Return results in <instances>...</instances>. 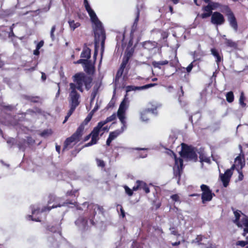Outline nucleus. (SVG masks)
Wrapping results in <instances>:
<instances>
[{
    "instance_id": "41",
    "label": "nucleus",
    "mask_w": 248,
    "mask_h": 248,
    "mask_svg": "<svg viewBox=\"0 0 248 248\" xmlns=\"http://www.w3.org/2000/svg\"><path fill=\"white\" fill-rule=\"evenodd\" d=\"M248 244L247 241H238L236 243V246H240L241 247H244L245 246Z\"/></svg>"
},
{
    "instance_id": "52",
    "label": "nucleus",
    "mask_w": 248,
    "mask_h": 248,
    "mask_svg": "<svg viewBox=\"0 0 248 248\" xmlns=\"http://www.w3.org/2000/svg\"><path fill=\"white\" fill-rule=\"evenodd\" d=\"M146 114H147V112H143L142 113H141V119L143 120V121H146L148 120V118L146 116Z\"/></svg>"
},
{
    "instance_id": "12",
    "label": "nucleus",
    "mask_w": 248,
    "mask_h": 248,
    "mask_svg": "<svg viewBox=\"0 0 248 248\" xmlns=\"http://www.w3.org/2000/svg\"><path fill=\"white\" fill-rule=\"evenodd\" d=\"M136 183V186L133 187V190L137 191L139 189H142L146 194L150 192V188L145 182L140 180H137Z\"/></svg>"
},
{
    "instance_id": "64",
    "label": "nucleus",
    "mask_w": 248,
    "mask_h": 248,
    "mask_svg": "<svg viewBox=\"0 0 248 248\" xmlns=\"http://www.w3.org/2000/svg\"><path fill=\"white\" fill-rule=\"evenodd\" d=\"M92 132H91L90 134L85 136L83 139V141H86L90 139V138L92 137Z\"/></svg>"
},
{
    "instance_id": "25",
    "label": "nucleus",
    "mask_w": 248,
    "mask_h": 248,
    "mask_svg": "<svg viewBox=\"0 0 248 248\" xmlns=\"http://www.w3.org/2000/svg\"><path fill=\"white\" fill-rule=\"evenodd\" d=\"M195 61H196L194 60L191 62L187 67L185 68L184 67H181V68H179L178 70H177V71H178V70H182V72H185V70H186V72L189 74L191 72L192 68L195 66L194 63L195 62Z\"/></svg>"
},
{
    "instance_id": "26",
    "label": "nucleus",
    "mask_w": 248,
    "mask_h": 248,
    "mask_svg": "<svg viewBox=\"0 0 248 248\" xmlns=\"http://www.w3.org/2000/svg\"><path fill=\"white\" fill-rule=\"evenodd\" d=\"M156 43L155 42H152L150 41L145 42L143 44V46L144 48L149 50L152 49L155 47Z\"/></svg>"
},
{
    "instance_id": "37",
    "label": "nucleus",
    "mask_w": 248,
    "mask_h": 248,
    "mask_svg": "<svg viewBox=\"0 0 248 248\" xmlns=\"http://www.w3.org/2000/svg\"><path fill=\"white\" fill-rule=\"evenodd\" d=\"M124 188L126 193L129 196H131L133 194V188L130 189L128 186H124Z\"/></svg>"
},
{
    "instance_id": "2",
    "label": "nucleus",
    "mask_w": 248,
    "mask_h": 248,
    "mask_svg": "<svg viewBox=\"0 0 248 248\" xmlns=\"http://www.w3.org/2000/svg\"><path fill=\"white\" fill-rule=\"evenodd\" d=\"M181 150L179 153L181 158H178L176 155L172 152L175 160L174 172L176 176H181L183 171V160L194 162H196L198 160L196 148L185 143H181Z\"/></svg>"
},
{
    "instance_id": "20",
    "label": "nucleus",
    "mask_w": 248,
    "mask_h": 248,
    "mask_svg": "<svg viewBox=\"0 0 248 248\" xmlns=\"http://www.w3.org/2000/svg\"><path fill=\"white\" fill-rule=\"evenodd\" d=\"M168 64L169 61L167 60H164L159 62L153 61L152 62V64L155 68H157L160 69L162 68V66L167 65Z\"/></svg>"
},
{
    "instance_id": "45",
    "label": "nucleus",
    "mask_w": 248,
    "mask_h": 248,
    "mask_svg": "<svg viewBox=\"0 0 248 248\" xmlns=\"http://www.w3.org/2000/svg\"><path fill=\"white\" fill-rule=\"evenodd\" d=\"M39 98L38 96H31L29 97L28 100L33 103H37L38 102V99Z\"/></svg>"
},
{
    "instance_id": "4",
    "label": "nucleus",
    "mask_w": 248,
    "mask_h": 248,
    "mask_svg": "<svg viewBox=\"0 0 248 248\" xmlns=\"http://www.w3.org/2000/svg\"><path fill=\"white\" fill-rule=\"evenodd\" d=\"M92 117V114H88L83 122H82L77 129L75 132H74L71 136L66 139L64 142L62 149L63 152L65 150L72 148L73 146L71 145V144L73 142H75L77 143L80 140L81 138L84 133L85 126L89 123Z\"/></svg>"
},
{
    "instance_id": "59",
    "label": "nucleus",
    "mask_w": 248,
    "mask_h": 248,
    "mask_svg": "<svg viewBox=\"0 0 248 248\" xmlns=\"http://www.w3.org/2000/svg\"><path fill=\"white\" fill-rule=\"evenodd\" d=\"M50 133H49L48 132V130H44L41 133V136L42 137H45L46 136V135H48L49 134H50Z\"/></svg>"
},
{
    "instance_id": "43",
    "label": "nucleus",
    "mask_w": 248,
    "mask_h": 248,
    "mask_svg": "<svg viewBox=\"0 0 248 248\" xmlns=\"http://www.w3.org/2000/svg\"><path fill=\"white\" fill-rule=\"evenodd\" d=\"M140 13V10L139 8H138L137 11V14H136V17L135 19L134 22V25L135 24L136 25H137L138 22L139 21V20Z\"/></svg>"
},
{
    "instance_id": "14",
    "label": "nucleus",
    "mask_w": 248,
    "mask_h": 248,
    "mask_svg": "<svg viewBox=\"0 0 248 248\" xmlns=\"http://www.w3.org/2000/svg\"><path fill=\"white\" fill-rule=\"evenodd\" d=\"M211 54L216 58V62L218 65L223 61V56L221 51H219L215 48L211 49Z\"/></svg>"
},
{
    "instance_id": "46",
    "label": "nucleus",
    "mask_w": 248,
    "mask_h": 248,
    "mask_svg": "<svg viewBox=\"0 0 248 248\" xmlns=\"http://www.w3.org/2000/svg\"><path fill=\"white\" fill-rule=\"evenodd\" d=\"M170 230H171V234L176 236L180 235V234L178 233V231L176 230L175 227H171L170 228Z\"/></svg>"
},
{
    "instance_id": "9",
    "label": "nucleus",
    "mask_w": 248,
    "mask_h": 248,
    "mask_svg": "<svg viewBox=\"0 0 248 248\" xmlns=\"http://www.w3.org/2000/svg\"><path fill=\"white\" fill-rule=\"evenodd\" d=\"M225 19L224 16L218 12H215L211 16V22L216 25H221L225 23Z\"/></svg>"
},
{
    "instance_id": "24",
    "label": "nucleus",
    "mask_w": 248,
    "mask_h": 248,
    "mask_svg": "<svg viewBox=\"0 0 248 248\" xmlns=\"http://www.w3.org/2000/svg\"><path fill=\"white\" fill-rule=\"evenodd\" d=\"M61 198H58L54 195H50L49 196V200L47 202L48 204L53 203V204H57L58 203H61Z\"/></svg>"
},
{
    "instance_id": "61",
    "label": "nucleus",
    "mask_w": 248,
    "mask_h": 248,
    "mask_svg": "<svg viewBox=\"0 0 248 248\" xmlns=\"http://www.w3.org/2000/svg\"><path fill=\"white\" fill-rule=\"evenodd\" d=\"M97 54H98V50H97L96 45H95L94 52V54H93V58L94 59V61H95L96 59V57H97Z\"/></svg>"
},
{
    "instance_id": "38",
    "label": "nucleus",
    "mask_w": 248,
    "mask_h": 248,
    "mask_svg": "<svg viewBox=\"0 0 248 248\" xmlns=\"http://www.w3.org/2000/svg\"><path fill=\"white\" fill-rule=\"evenodd\" d=\"M96 161L97 165L98 167H100L102 168H104L105 167V165H106L105 163L103 160L99 159V158H96Z\"/></svg>"
},
{
    "instance_id": "55",
    "label": "nucleus",
    "mask_w": 248,
    "mask_h": 248,
    "mask_svg": "<svg viewBox=\"0 0 248 248\" xmlns=\"http://www.w3.org/2000/svg\"><path fill=\"white\" fill-rule=\"evenodd\" d=\"M132 56V53L130 51H128L125 53V54L123 57V58H128V61H129V59Z\"/></svg>"
},
{
    "instance_id": "51",
    "label": "nucleus",
    "mask_w": 248,
    "mask_h": 248,
    "mask_svg": "<svg viewBox=\"0 0 248 248\" xmlns=\"http://www.w3.org/2000/svg\"><path fill=\"white\" fill-rule=\"evenodd\" d=\"M28 218L29 219H31L32 221H35L37 222H40L41 221L40 218L39 217H37V218H33L32 217V215H29Z\"/></svg>"
},
{
    "instance_id": "10",
    "label": "nucleus",
    "mask_w": 248,
    "mask_h": 248,
    "mask_svg": "<svg viewBox=\"0 0 248 248\" xmlns=\"http://www.w3.org/2000/svg\"><path fill=\"white\" fill-rule=\"evenodd\" d=\"M214 9L213 4L209 3L207 5L203 6L202 10L204 12L200 16V17L202 19H205L212 16L213 13L212 11Z\"/></svg>"
},
{
    "instance_id": "23",
    "label": "nucleus",
    "mask_w": 248,
    "mask_h": 248,
    "mask_svg": "<svg viewBox=\"0 0 248 248\" xmlns=\"http://www.w3.org/2000/svg\"><path fill=\"white\" fill-rule=\"evenodd\" d=\"M68 23L69 24L70 30L72 31H74L76 29L80 27L81 25L79 22H76L74 20H72L71 19L68 20Z\"/></svg>"
},
{
    "instance_id": "44",
    "label": "nucleus",
    "mask_w": 248,
    "mask_h": 248,
    "mask_svg": "<svg viewBox=\"0 0 248 248\" xmlns=\"http://www.w3.org/2000/svg\"><path fill=\"white\" fill-rule=\"evenodd\" d=\"M56 30V26L54 25L52 27L50 31V37L52 40H54L55 38L54 32Z\"/></svg>"
},
{
    "instance_id": "11",
    "label": "nucleus",
    "mask_w": 248,
    "mask_h": 248,
    "mask_svg": "<svg viewBox=\"0 0 248 248\" xmlns=\"http://www.w3.org/2000/svg\"><path fill=\"white\" fill-rule=\"evenodd\" d=\"M227 17L228 21L231 27L235 31L238 30V24L236 17L232 12L230 11L227 14Z\"/></svg>"
},
{
    "instance_id": "29",
    "label": "nucleus",
    "mask_w": 248,
    "mask_h": 248,
    "mask_svg": "<svg viewBox=\"0 0 248 248\" xmlns=\"http://www.w3.org/2000/svg\"><path fill=\"white\" fill-rule=\"evenodd\" d=\"M117 116L121 122L123 124L124 126L125 124V111L118 110L117 112Z\"/></svg>"
},
{
    "instance_id": "16",
    "label": "nucleus",
    "mask_w": 248,
    "mask_h": 248,
    "mask_svg": "<svg viewBox=\"0 0 248 248\" xmlns=\"http://www.w3.org/2000/svg\"><path fill=\"white\" fill-rule=\"evenodd\" d=\"M75 224L78 226L85 228L88 225V219L85 217L80 216L75 221Z\"/></svg>"
},
{
    "instance_id": "57",
    "label": "nucleus",
    "mask_w": 248,
    "mask_h": 248,
    "mask_svg": "<svg viewBox=\"0 0 248 248\" xmlns=\"http://www.w3.org/2000/svg\"><path fill=\"white\" fill-rule=\"evenodd\" d=\"M161 36H162V39L163 40H165V39H167L168 36V32H167L166 31H163L161 33Z\"/></svg>"
},
{
    "instance_id": "36",
    "label": "nucleus",
    "mask_w": 248,
    "mask_h": 248,
    "mask_svg": "<svg viewBox=\"0 0 248 248\" xmlns=\"http://www.w3.org/2000/svg\"><path fill=\"white\" fill-rule=\"evenodd\" d=\"M47 230L51 232L54 233L58 231V228L56 226L48 225L47 226Z\"/></svg>"
},
{
    "instance_id": "50",
    "label": "nucleus",
    "mask_w": 248,
    "mask_h": 248,
    "mask_svg": "<svg viewBox=\"0 0 248 248\" xmlns=\"http://www.w3.org/2000/svg\"><path fill=\"white\" fill-rule=\"evenodd\" d=\"M7 143L11 145H13L16 143V140L13 138H10L7 140Z\"/></svg>"
},
{
    "instance_id": "35",
    "label": "nucleus",
    "mask_w": 248,
    "mask_h": 248,
    "mask_svg": "<svg viewBox=\"0 0 248 248\" xmlns=\"http://www.w3.org/2000/svg\"><path fill=\"white\" fill-rule=\"evenodd\" d=\"M178 62H179V61H178V58L176 56V54H175V57H174V59L173 60H171L170 61H169V63L170 66L175 67L177 65V63H178Z\"/></svg>"
},
{
    "instance_id": "31",
    "label": "nucleus",
    "mask_w": 248,
    "mask_h": 248,
    "mask_svg": "<svg viewBox=\"0 0 248 248\" xmlns=\"http://www.w3.org/2000/svg\"><path fill=\"white\" fill-rule=\"evenodd\" d=\"M136 90H141L140 86H135L133 85H128L126 87V94H127V93L132 91H136Z\"/></svg>"
},
{
    "instance_id": "18",
    "label": "nucleus",
    "mask_w": 248,
    "mask_h": 248,
    "mask_svg": "<svg viewBox=\"0 0 248 248\" xmlns=\"http://www.w3.org/2000/svg\"><path fill=\"white\" fill-rule=\"evenodd\" d=\"M91 50L89 47L85 46L80 54V57L86 58V60H89L91 58Z\"/></svg>"
},
{
    "instance_id": "58",
    "label": "nucleus",
    "mask_w": 248,
    "mask_h": 248,
    "mask_svg": "<svg viewBox=\"0 0 248 248\" xmlns=\"http://www.w3.org/2000/svg\"><path fill=\"white\" fill-rule=\"evenodd\" d=\"M15 35L14 34V32L13 31V28L12 27H10V31L9 33L8 37H15Z\"/></svg>"
},
{
    "instance_id": "47",
    "label": "nucleus",
    "mask_w": 248,
    "mask_h": 248,
    "mask_svg": "<svg viewBox=\"0 0 248 248\" xmlns=\"http://www.w3.org/2000/svg\"><path fill=\"white\" fill-rule=\"evenodd\" d=\"M88 60L80 59L77 61L76 62H75V63L82 64L84 66L86 62H87Z\"/></svg>"
},
{
    "instance_id": "3",
    "label": "nucleus",
    "mask_w": 248,
    "mask_h": 248,
    "mask_svg": "<svg viewBox=\"0 0 248 248\" xmlns=\"http://www.w3.org/2000/svg\"><path fill=\"white\" fill-rule=\"evenodd\" d=\"M84 5L86 10L90 17L92 22L95 24V28L93 29L95 36V37H97L98 39L100 38L101 40V46L102 53H103L105 47L106 34L103 28L102 23L98 19L94 11L91 7L87 0H84Z\"/></svg>"
},
{
    "instance_id": "22",
    "label": "nucleus",
    "mask_w": 248,
    "mask_h": 248,
    "mask_svg": "<svg viewBox=\"0 0 248 248\" xmlns=\"http://www.w3.org/2000/svg\"><path fill=\"white\" fill-rule=\"evenodd\" d=\"M128 102V98L127 97V94H125L123 101L121 102V103L120 105L119 108L118 110L125 111V110L127 108L126 104Z\"/></svg>"
},
{
    "instance_id": "6",
    "label": "nucleus",
    "mask_w": 248,
    "mask_h": 248,
    "mask_svg": "<svg viewBox=\"0 0 248 248\" xmlns=\"http://www.w3.org/2000/svg\"><path fill=\"white\" fill-rule=\"evenodd\" d=\"M77 204V202H73L72 201L67 200L65 202H63L62 203H57V204H53L52 206H44L41 209V210L39 208L33 209L32 210V215H37L44 212L49 211L52 208H55L58 207H60L65 205H68L69 204H72L76 206Z\"/></svg>"
},
{
    "instance_id": "34",
    "label": "nucleus",
    "mask_w": 248,
    "mask_h": 248,
    "mask_svg": "<svg viewBox=\"0 0 248 248\" xmlns=\"http://www.w3.org/2000/svg\"><path fill=\"white\" fill-rule=\"evenodd\" d=\"M245 98L243 92L241 93L240 98L239 99V104L242 108H245L246 106V104L244 102Z\"/></svg>"
},
{
    "instance_id": "21",
    "label": "nucleus",
    "mask_w": 248,
    "mask_h": 248,
    "mask_svg": "<svg viewBox=\"0 0 248 248\" xmlns=\"http://www.w3.org/2000/svg\"><path fill=\"white\" fill-rule=\"evenodd\" d=\"M241 222L243 225L245 227L244 229L242 235L243 236H246L247 233H248V217L246 216L245 217L242 218Z\"/></svg>"
},
{
    "instance_id": "53",
    "label": "nucleus",
    "mask_w": 248,
    "mask_h": 248,
    "mask_svg": "<svg viewBox=\"0 0 248 248\" xmlns=\"http://www.w3.org/2000/svg\"><path fill=\"white\" fill-rule=\"evenodd\" d=\"M44 42L43 40L40 41L36 45V47L40 49L44 45Z\"/></svg>"
},
{
    "instance_id": "62",
    "label": "nucleus",
    "mask_w": 248,
    "mask_h": 248,
    "mask_svg": "<svg viewBox=\"0 0 248 248\" xmlns=\"http://www.w3.org/2000/svg\"><path fill=\"white\" fill-rule=\"evenodd\" d=\"M123 74V73H122L120 71L118 70L117 72L116 75V78L119 79V78H120L122 77Z\"/></svg>"
},
{
    "instance_id": "56",
    "label": "nucleus",
    "mask_w": 248,
    "mask_h": 248,
    "mask_svg": "<svg viewBox=\"0 0 248 248\" xmlns=\"http://www.w3.org/2000/svg\"><path fill=\"white\" fill-rule=\"evenodd\" d=\"M202 240V237L201 235H198L196 238V242L199 244H201V241Z\"/></svg>"
},
{
    "instance_id": "28",
    "label": "nucleus",
    "mask_w": 248,
    "mask_h": 248,
    "mask_svg": "<svg viewBox=\"0 0 248 248\" xmlns=\"http://www.w3.org/2000/svg\"><path fill=\"white\" fill-rule=\"evenodd\" d=\"M200 161L201 163L206 162L208 164L211 163V160L209 157L206 156V155L203 153H201L199 155Z\"/></svg>"
},
{
    "instance_id": "40",
    "label": "nucleus",
    "mask_w": 248,
    "mask_h": 248,
    "mask_svg": "<svg viewBox=\"0 0 248 248\" xmlns=\"http://www.w3.org/2000/svg\"><path fill=\"white\" fill-rule=\"evenodd\" d=\"M156 85H157L156 83H150V84H146V85H143L142 86H140V88L141 90H145V89H147L149 88L155 86Z\"/></svg>"
},
{
    "instance_id": "39",
    "label": "nucleus",
    "mask_w": 248,
    "mask_h": 248,
    "mask_svg": "<svg viewBox=\"0 0 248 248\" xmlns=\"http://www.w3.org/2000/svg\"><path fill=\"white\" fill-rule=\"evenodd\" d=\"M128 62L129 61L128 58H123L120 66L125 69L126 65L128 63Z\"/></svg>"
},
{
    "instance_id": "19",
    "label": "nucleus",
    "mask_w": 248,
    "mask_h": 248,
    "mask_svg": "<svg viewBox=\"0 0 248 248\" xmlns=\"http://www.w3.org/2000/svg\"><path fill=\"white\" fill-rule=\"evenodd\" d=\"M224 44L228 47H231L234 49H238L237 43L231 39L225 38Z\"/></svg>"
},
{
    "instance_id": "1",
    "label": "nucleus",
    "mask_w": 248,
    "mask_h": 248,
    "mask_svg": "<svg viewBox=\"0 0 248 248\" xmlns=\"http://www.w3.org/2000/svg\"><path fill=\"white\" fill-rule=\"evenodd\" d=\"M73 79L75 83H70L69 84L71 90L69 93V104L70 106L77 108L80 103V94L76 90L82 93L84 91L83 86L84 85L86 90H89L92 86L93 78L83 72H79L73 76Z\"/></svg>"
},
{
    "instance_id": "27",
    "label": "nucleus",
    "mask_w": 248,
    "mask_h": 248,
    "mask_svg": "<svg viewBox=\"0 0 248 248\" xmlns=\"http://www.w3.org/2000/svg\"><path fill=\"white\" fill-rule=\"evenodd\" d=\"M235 162V167L237 166L238 167H240V170L242 169L245 165V161H242L240 156H238L236 157Z\"/></svg>"
},
{
    "instance_id": "30",
    "label": "nucleus",
    "mask_w": 248,
    "mask_h": 248,
    "mask_svg": "<svg viewBox=\"0 0 248 248\" xmlns=\"http://www.w3.org/2000/svg\"><path fill=\"white\" fill-rule=\"evenodd\" d=\"M226 100L228 103H232L234 101V94L232 91L228 92L226 94Z\"/></svg>"
},
{
    "instance_id": "33",
    "label": "nucleus",
    "mask_w": 248,
    "mask_h": 248,
    "mask_svg": "<svg viewBox=\"0 0 248 248\" xmlns=\"http://www.w3.org/2000/svg\"><path fill=\"white\" fill-rule=\"evenodd\" d=\"M235 216L234 222L237 224L238 227H241V225L239 223V220L240 217V215L237 211H235L233 212Z\"/></svg>"
},
{
    "instance_id": "7",
    "label": "nucleus",
    "mask_w": 248,
    "mask_h": 248,
    "mask_svg": "<svg viewBox=\"0 0 248 248\" xmlns=\"http://www.w3.org/2000/svg\"><path fill=\"white\" fill-rule=\"evenodd\" d=\"M201 189L202 191L201 198L202 203H205L207 202L211 201L213 197L215 196L212 192L209 187L204 184H202L201 186Z\"/></svg>"
},
{
    "instance_id": "48",
    "label": "nucleus",
    "mask_w": 248,
    "mask_h": 248,
    "mask_svg": "<svg viewBox=\"0 0 248 248\" xmlns=\"http://www.w3.org/2000/svg\"><path fill=\"white\" fill-rule=\"evenodd\" d=\"M70 109L68 111V112L67 113V115H68V116L70 117V116L73 114V113L74 112V111L76 109V108L74 107H73V106H70Z\"/></svg>"
},
{
    "instance_id": "15",
    "label": "nucleus",
    "mask_w": 248,
    "mask_h": 248,
    "mask_svg": "<svg viewBox=\"0 0 248 248\" xmlns=\"http://www.w3.org/2000/svg\"><path fill=\"white\" fill-rule=\"evenodd\" d=\"M101 128L98 125L94 127L92 131V140L91 141L93 143V145L97 143V140L99 139L98 136L99 132L101 130Z\"/></svg>"
},
{
    "instance_id": "32",
    "label": "nucleus",
    "mask_w": 248,
    "mask_h": 248,
    "mask_svg": "<svg viewBox=\"0 0 248 248\" xmlns=\"http://www.w3.org/2000/svg\"><path fill=\"white\" fill-rule=\"evenodd\" d=\"M121 132L119 130H116L115 131L110 132L108 137L113 140L120 134Z\"/></svg>"
},
{
    "instance_id": "13",
    "label": "nucleus",
    "mask_w": 248,
    "mask_h": 248,
    "mask_svg": "<svg viewBox=\"0 0 248 248\" xmlns=\"http://www.w3.org/2000/svg\"><path fill=\"white\" fill-rule=\"evenodd\" d=\"M83 69L86 74L92 76L94 74L95 71L94 63H93L92 61L89 60L83 66Z\"/></svg>"
},
{
    "instance_id": "49",
    "label": "nucleus",
    "mask_w": 248,
    "mask_h": 248,
    "mask_svg": "<svg viewBox=\"0 0 248 248\" xmlns=\"http://www.w3.org/2000/svg\"><path fill=\"white\" fill-rule=\"evenodd\" d=\"M170 198L172 200V201H174V202H178L179 201V196L178 194H173V195H172L171 196H170Z\"/></svg>"
},
{
    "instance_id": "54",
    "label": "nucleus",
    "mask_w": 248,
    "mask_h": 248,
    "mask_svg": "<svg viewBox=\"0 0 248 248\" xmlns=\"http://www.w3.org/2000/svg\"><path fill=\"white\" fill-rule=\"evenodd\" d=\"M77 192V190H70L67 191L66 195L67 196H72L75 195L76 193Z\"/></svg>"
},
{
    "instance_id": "5",
    "label": "nucleus",
    "mask_w": 248,
    "mask_h": 248,
    "mask_svg": "<svg viewBox=\"0 0 248 248\" xmlns=\"http://www.w3.org/2000/svg\"><path fill=\"white\" fill-rule=\"evenodd\" d=\"M88 209L89 213V219L91 224L93 225H94L95 224L94 219H95V217L96 215L97 211H98L99 214L104 217L105 216L106 210L103 206L97 204L91 203L88 205Z\"/></svg>"
},
{
    "instance_id": "60",
    "label": "nucleus",
    "mask_w": 248,
    "mask_h": 248,
    "mask_svg": "<svg viewBox=\"0 0 248 248\" xmlns=\"http://www.w3.org/2000/svg\"><path fill=\"white\" fill-rule=\"evenodd\" d=\"M98 107L97 105H96L94 108H93V110L89 113V114H92V116H93L94 113L98 109Z\"/></svg>"
},
{
    "instance_id": "63",
    "label": "nucleus",
    "mask_w": 248,
    "mask_h": 248,
    "mask_svg": "<svg viewBox=\"0 0 248 248\" xmlns=\"http://www.w3.org/2000/svg\"><path fill=\"white\" fill-rule=\"evenodd\" d=\"M112 140H113L108 137L106 141V145L108 146H110Z\"/></svg>"
},
{
    "instance_id": "42",
    "label": "nucleus",
    "mask_w": 248,
    "mask_h": 248,
    "mask_svg": "<svg viewBox=\"0 0 248 248\" xmlns=\"http://www.w3.org/2000/svg\"><path fill=\"white\" fill-rule=\"evenodd\" d=\"M0 106L4 109L9 111H11L13 109V107L12 105H5L3 103L2 104H0Z\"/></svg>"
},
{
    "instance_id": "17",
    "label": "nucleus",
    "mask_w": 248,
    "mask_h": 248,
    "mask_svg": "<svg viewBox=\"0 0 248 248\" xmlns=\"http://www.w3.org/2000/svg\"><path fill=\"white\" fill-rule=\"evenodd\" d=\"M116 118V115L115 113H113L109 117H107L105 120L99 122L97 125H98L100 127L102 128V126H103L106 124L115 120Z\"/></svg>"
},
{
    "instance_id": "8",
    "label": "nucleus",
    "mask_w": 248,
    "mask_h": 248,
    "mask_svg": "<svg viewBox=\"0 0 248 248\" xmlns=\"http://www.w3.org/2000/svg\"><path fill=\"white\" fill-rule=\"evenodd\" d=\"M235 165H232V167L227 169L224 174L221 173L219 174V178L224 187H226L228 186Z\"/></svg>"
}]
</instances>
